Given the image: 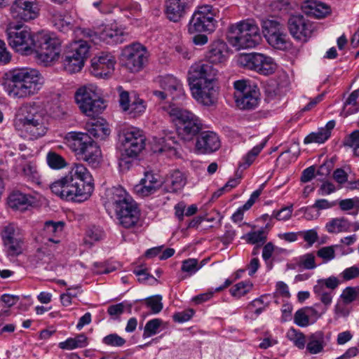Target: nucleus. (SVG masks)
Instances as JSON below:
<instances>
[{
	"label": "nucleus",
	"instance_id": "79ce46f5",
	"mask_svg": "<svg viewBox=\"0 0 359 359\" xmlns=\"http://www.w3.org/2000/svg\"><path fill=\"white\" fill-rule=\"evenodd\" d=\"M286 336L290 341L293 342L295 346L300 349L304 348L306 337L302 332L292 327L288 330Z\"/></svg>",
	"mask_w": 359,
	"mask_h": 359
},
{
	"label": "nucleus",
	"instance_id": "052dcab7",
	"mask_svg": "<svg viewBox=\"0 0 359 359\" xmlns=\"http://www.w3.org/2000/svg\"><path fill=\"white\" fill-rule=\"evenodd\" d=\"M341 281L335 276H330L327 278L319 279L316 285L322 286V289L327 287L334 290L340 285Z\"/></svg>",
	"mask_w": 359,
	"mask_h": 359
},
{
	"label": "nucleus",
	"instance_id": "b1692460",
	"mask_svg": "<svg viewBox=\"0 0 359 359\" xmlns=\"http://www.w3.org/2000/svg\"><path fill=\"white\" fill-rule=\"evenodd\" d=\"M218 135L212 131L201 132L196 139V149L200 154H210L220 147Z\"/></svg>",
	"mask_w": 359,
	"mask_h": 359
},
{
	"label": "nucleus",
	"instance_id": "1a4fd4ad",
	"mask_svg": "<svg viewBox=\"0 0 359 359\" xmlns=\"http://www.w3.org/2000/svg\"><path fill=\"white\" fill-rule=\"evenodd\" d=\"M168 114L175 121L177 133L184 142H190L199 135L202 123L193 113L178 107L170 106Z\"/></svg>",
	"mask_w": 359,
	"mask_h": 359
},
{
	"label": "nucleus",
	"instance_id": "c85d7f7f",
	"mask_svg": "<svg viewBox=\"0 0 359 359\" xmlns=\"http://www.w3.org/2000/svg\"><path fill=\"white\" fill-rule=\"evenodd\" d=\"M177 143L175 137L171 135H165L160 138L153 145V151L155 153L163 154L165 153L168 155L175 154L176 150L175 145Z\"/></svg>",
	"mask_w": 359,
	"mask_h": 359
},
{
	"label": "nucleus",
	"instance_id": "680f3d73",
	"mask_svg": "<svg viewBox=\"0 0 359 359\" xmlns=\"http://www.w3.org/2000/svg\"><path fill=\"white\" fill-rule=\"evenodd\" d=\"M299 264L305 269L311 270L315 269L316 264L314 255L313 253H307L302 255L300 257Z\"/></svg>",
	"mask_w": 359,
	"mask_h": 359
},
{
	"label": "nucleus",
	"instance_id": "e433bc0d",
	"mask_svg": "<svg viewBox=\"0 0 359 359\" xmlns=\"http://www.w3.org/2000/svg\"><path fill=\"white\" fill-rule=\"evenodd\" d=\"M87 345V337L84 334H79L74 338H68L66 341L60 342L59 347L62 349L72 350L77 348H83Z\"/></svg>",
	"mask_w": 359,
	"mask_h": 359
},
{
	"label": "nucleus",
	"instance_id": "473e14b6",
	"mask_svg": "<svg viewBox=\"0 0 359 359\" xmlns=\"http://www.w3.org/2000/svg\"><path fill=\"white\" fill-rule=\"evenodd\" d=\"M351 223L344 217L333 218L325 225V229L330 233L348 232L351 231Z\"/></svg>",
	"mask_w": 359,
	"mask_h": 359
},
{
	"label": "nucleus",
	"instance_id": "09e8293b",
	"mask_svg": "<svg viewBox=\"0 0 359 359\" xmlns=\"http://www.w3.org/2000/svg\"><path fill=\"white\" fill-rule=\"evenodd\" d=\"M252 287V284L250 281H241L236 284L230 290L232 296L241 297L247 294Z\"/></svg>",
	"mask_w": 359,
	"mask_h": 359
},
{
	"label": "nucleus",
	"instance_id": "dca6fc26",
	"mask_svg": "<svg viewBox=\"0 0 359 359\" xmlns=\"http://www.w3.org/2000/svg\"><path fill=\"white\" fill-rule=\"evenodd\" d=\"M89 48L90 46L86 41H74L63 56L64 69L69 74L80 72L88 57Z\"/></svg>",
	"mask_w": 359,
	"mask_h": 359
},
{
	"label": "nucleus",
	"instance_id": "412c9836",
	"mask_svg": "<svg viewBox=\"0 0 359 359\" xmlns=\"http://www.w3.org/2000/svg\"><path fill=\"white\" fill-rule=\"evenodd\" d=\"M195 0H165L164 14L168 20L179 22L193 6Z\"/></svg>",
	"mask_w": 359,
	"mask_h": 359
},
{
	"label": "nucleus",
	"instance_id": "e2e57ef3",
	"mask_svg": "<svg viewBox=\"0 0 359 359\" xmlns=\"http://www.w3.org/2000/svg\"><path fill=\"white\" fill-rule=\"evenodd\" d=\"M64 226L62 222H55L53 221H47L44 224V231L46 233L56 234L62 232Z\"/></svg>",
	"mask_w": 359,
	"mask_h": 359
},
{
	"label": "nucleus",
	"instance_id": "f3484780",
	"mask_svg": "<svg viewBox=\"0 0 359 359\" xmlns=\"http://www.w3.org/2000/svg\"><path fill=\"white\" fill-rule=\"evenodd\" d=\"M287 28L291 36L301 43L307 42L315 29L314 24L303 15H292L287 20Z\"/></svg>",
	"mask_w": 359,
	"mask_h": 359
},
{
	"label": "nucleus",
	"instance_id": "4468645a",
	"mask_svg": "<svg viewBox=\"0 0 359 359\" xmlns=\"http://www.w3.org/2000/svg\"><path fill=\"white\" fill-rule=\"evenodd\" d=\"M7 39L9 45L18 53L24 55L33 53L35 43V34L27 27L17 25L7 31Z\"/></svg>",
	"mask_w": 359,
	"mask_h": 359
},
{
	"label": "nucleus",
	"instance_id": "ea45409f",
	"mask_svg": "<svg viewBox=\"0 0 359 359\" xmlns=\"http://www.w3.org/2000/svg\"><path fill=\"white\" fill-rule=\"evenodd\" d=\"M47 163L50 168L60 170L67 165L66 160L55 151H50L46 156Z\"/></svg>",
	"mask_w": 359,
	"mask_h": 359
},
{
	"label": "nucleus",
	"instance_id": "0e129e2a",
	"mask_svg": "<svg viewBox=\"0 0 359 359\" xmlns=\"http://www.w3.org/2000/svg\"><path fill=\"white\" fill-rule=\"evenodd\" d=\"M195 311L192 309L184 310L182 312L175 313L173 315V320L175 322L184 323L189 320L194 316Z\"/></svg>",
	"mask_w": 359,
	"mask_h": 359
},
{
	"label": "nucleus",
	"instance_id": "a19ab883",
	"mask_svg": "<svg viewBox=\"0 0 359 359\" xmlns=\"http://www.w3.org/2000/svg\"><path fill=\"white\" fill-rule=\"evenodd\" d=\"M313 292L316 295V297L322 302L323 309L327 311L328 306L332 304L333 292H327L325 289H322L320 285H315L313 287Z\"/></svg>",
	"mask_w": 359,
	"mask_h": 359
},
{
	"label": "nucleus",
	"instance_id": "13d9d810",
	"mask_svg": "<svg viewBox=\"0 0 359 359\" xmlns=\"http://www.w3.org/2000/svg\"><path fill=\"white\" fill-rule=\"evenodd\" d=\"M181 270L182 271L188 273L189 276L194 274L198 271V259H187L182 261Z\"/></svg>",
	"mask_w": 359,
	"mask_h": 359
},
{
	"label": "nucleus",
	"instance_id": "4c0bfd02",
	"mask_svg": "<svg viewBox=\"0 0 359 359\" xmlns=\"http://www.w3.org/2000/svg\"><path fill=\"white\" fill-rule=\"evenodd\" d=\"M273 48L278 50H286L290 46V42L284 29L272 36L267 41Z\"/></svg>",
	"mask_w": 359,
	"mask_h": 359
},
{
	"label": "nucleus",
	"instance_id": "2eb2a0df",
	"mask_svg": "<svg viewBox=\"0 0 359 359\" xmlns=\"http://www.w3.org/2000/svg\"><path fill=\"white\" fill-rule=\"evenodd\" d=\"M237 63L246 69L254 70L263 75L272 74L276 69V65L271 57L255 52L239 54Z\"/></svg>",
	"mask_w": 359,
	"mask_h": 359
},
{
	"label": "nucleus",
	"instance_id": "5fc2aeb1",
	"mask_svg": "<svg viewBox=\"0 0 359 359\" xmlns=\"http://www.w3.org/2000/svg\"><path fill=\"white\" fill-rule=\"evenodd\" d=\"M45 257L46 252L41 248H38L34 254L28 257L27 261L32 267L36 268L43 263Z\"/></svg>",
	"mask_w": 359,
	"mask_h": 359
},
{
	"label": "nucleus",
	"instance_id": "c03bdc74",
	"mask_svg": "<svg viewBox=\"0 0 359 359\" xmlns=\"http://www.w3.org/2000/svg\"><path fill=\"white\" fill-rule=\"evenodd\" d=\"M340 299L344 304H349L359 299V286L346 287L343 290Z\"/></svg>",
	"mask_w": 359,
	"mask_h": 359
},
{
	"label": "nucleus",
	"instance_id": "39448f33",
	"mask_svg": "<svg viewBox=\"0 0 359 359\" xmlns=\"http://www.w3.org/2000/svg\"><path fill=\"white\" fill-rule=\"evenodd\" d=\"M107 203L114 209L121 226L126 229L134 227L140 217L137 203L121 187H114L107 190Z\"/></svg>",
	"mask_w": 359,
	"mask_h": 359
},
{
	"label": "nucleus",
	"instance_id": "37998d69",
	"mask_svg": "<svg viewBox=\"0 0 359 359\" xmlns=\"http://www.w3.org/2000/svg\"><path fill=\"white\" fill-rule=\"evenodd\" d=\"M162 324L163 320L160 318H154L149 320L144 327L142 337L146 339L158 334Z\"/></svg>",
	"mask_w": 359,
	"mask_h": 359
},
{
	"label": "nucleus",
	"instance_id": "774afa93",
	"mask_svg": "<svg viewBox=\"0 0 359 359\" xmlns=\"http://www.w3.org/2000/svg\"><path fill=\"white\" fill-rule=\"evenodd\" d=\"M301 233L303 236L304 241L306 242L309 247L312 246L318 238V233L315 229L304 231L301 232Z\"/></svg>",
	"mask_w": 359,
	"mask_h": 359
},
{
	"label": "nucleus",
	"instance_id": "a211bd4d",
	"mask_svg": "<svg viewBox=\"0 0 359 359\" xmlns=\"http://www.w3.org/2000/svg\"><path fill=\"white\" fill-rule=\"evenodd\" d=\"M1 237L8 257H15L22 253L24 238L16 225L9 224L4 226Z\"/></svg>",
	"mask_w": 359,
	"mask_h": 359
},
{
	"label": "nucleus",
	"instance_id": "4d7b16f0",
	"mask_svg": "<svg viewBox=\"0 0 359 359\" xmlns=\"http://www.w3.org/2000/svg\"><path fill=\"white\" fill-rule=\"evenodd\" d=\"M294 323L300 327H306L309 324V314L307 308L299 309L294 314Z\"/></svg>",
	"mask_w": 359,
	"mask_h": 359
},
{
	"label": "nucleus",
	"instance_id": "393cba45",
	"mask_svg": "<svg viewBox=\"0 0 359 359\" xmlns=\"http://www.w3.org/2000/svg\"><path fill=\"white\" fill-rule=\"evenodd\" d=\"M227 49V45L222 41L212 42L205 55V61L212 65L224 62L226 60Z\"/></svg>",
	"mask_w": 359,
	"mask_h": 359
},
{
	"label": "nucleus",
	"instance_id": "cd10ccee",
	"mask_svg": "<svg viewBox=\"0 0 359 359\" xmlns=\"http://www.w3.org/2000/svg\"><path fill=\"white\" fill-rule=\"evenodd\" d=\"M86 128L87 133H85L91 139L104 140L110 134V130L102 118L86 123Z\"/></svg>",
	"mask_w": 359,
	"mask_h": 359
},
{
	"label": "nucleus",
	"instance_id": "a878e982",
	"mask_svg": "<svg viewBox=\"0 0 359 359\" xmlns=\"http://www.w3.org/2000/svg\"><path fill=\"white\" fill-rule=\"evenodd\" d=\"M253 88L250 92L236 95V103L241 109L251 110L257 107L260 100V93L257 86Z\"/></svg>",
	"mask_w": 359,
	"mask_h": 359
},
{
	"label": "nucleus",
	"instance_id": "bf43d9fd",
	"mask_svg": "<svg viewBox=\"0 0 359 359\" xmlns=\"http://www.w3.org/2000/svg\"><path fill=\"white\" fill-rule=\"evenodd\" d=\"M158 189L156 185L147 186V184L142 182L135 187V192L142 197L149 196L154 194Z\"/></svg>",
	"mask_w": 359,
	"mask_h": 359
},
{
	"label": "nucleus",
	"instance_id": "72a5a7b5",
	"mask_svg": "<svg viewBox=\"0 0 359 359\" xmlns=\"http://www.w3.org/2000/svg\"><path fill=\"white\" fill-rule=\"evenodd\" d=\"M49 14L51 17L52 22L56 29L63 32L71 29V23L68 20L69 18L62 12L53 9L50 10Z\"/></svg>",
	"mask_w": 359,
	"mask_h": 359
},
{
	"label": "nucleus",
	"instance_id": "a18cd8bd",
	"mask_svg": "<svg viewBox=\"0 0 359 359\" xmlns=\"http://www.w3.org/2000/svg\"><path fill=\"white\" fill-rule=\"evenodd\" d=\"M266 142V140H265L260 144L254 147L243 158L245 162L243 163H240L239 168H243V169H245L248 167H249L254 161L255 157L260 153V151L264 147Z\"/></svg>",
	"mask_w": 359,
	"mask_h": 359
},
{
	"label": "nucleus",
	"instance_id": "423d86ee",
	"mask_svg": "<svg viewBox=\"0 0 359 359\" xmlns=\"http://www.w3.org/2000/svg\"><path fill=\"white\" fill-rule=\"evenodd\" d=\"M67 147L77 159L86 162L93 168L98 167L102 162L100 146L86 133L69 132L65 136Z\"/></svg>",
	"mask_w": 359,
	"mask_h": 359
},
{
	"label": "nucleus",
	"instance_id": "9b49d317",
	"mask_svg": "<svg viewBox=\"0 0 359 359\" xmlns=\"http://www.w3.org/2000/svg\"><path fill=\"white\" fill-rule=\"evenodd\" d=\"M217 12L218 11L211 5L205 4L198 6L189 22V33L214 32L217 24L215 17Z\"/></svg>",
	"mask_w": 359,
	"mask_h": 359
},
{
	"label": "nucleus",
	"instance_id": "f03ea898",
	"mask_svg": "<svg viewBox=\"0 0 359 359\" xmlns=\"http://www.w3.org/2000/svg\"><path fill=\"white\" fill-rule=\"evenodd\" d=\"M218 70L205 60L193 64L188 72V80L194 97L205 106H211L217 100L216 77Z\"/></svg>",
	"mask_w": 359,
	"mask_h": 359
},
{
	"label": "nucleus",
	"instance_id": "7c9ffc66",
	"mask_svg": "<svg viewBox=\"0 0 359 359\" xmlns=\"http://www.w3.org/2000/svg\"><path fill=\"white\" fill-rule=\"evenodd\" d=\"M99 39L107 44L121 43L124 41L123 32L117 28L105 27L100 33Z\"/></svg>",
	"mask_w": 359,
	"mask_h": 359
},
{
	"label": "nucleus",
	"instance_id": "69168bd1",
	"mask_svg": "<svg viewBox=\"0 0 359 359\" xmlns=\"http://www.w3.org/2000/svg\"><path fill=\"white\" fill-rule=\"evenodd\" d=\"M24 175L31 181L37 182L39 174L35 167L28 163L24 165L22 169Z\"/></svg>",
	"mask_w": 359,
	"mask_h": 359
},
{
	"label": "nucleus",
	"instance_id": "49530a36",
	"mask_svg": "<svg viewBox=\"0 0 359 359\" xmlns=\"http://www.w3.org/2000/svg\"><path fill=\"white\" fill-rule=\"evenodd\" d=\"M171 187L170 191L176 192L186 184V179L182 172L179 170L174 171L170 177Z\"/></svg>",
	"mask_w": 359,
	"mask_h": 359
},
{
	"label": "nucleus",
	"instance_id": "58836bf2",
	"mask_svg": "<svg viewBox=\"0 0 359 359\" xmlns=\"http://www.w3.org/2000/svg\"><path fill=\"white\" fill-rule=\"evenodd\" d=\"M147 309H150V313L156 314L163 309L162 297L159 294L154 295L138 300Z\"/></svg>",
	"mask_w": 359,
	"mask_h": 359
},
{
	"label": "nucleus",
	"instance_id": "20e7f679",
	"mask_svg": "<svg viewBox=\"0 0 359 359\" xmlns=\"http://www.w3.org/2000/svg\"><path fill=\"white\" fill-rule=\"evenodd\" d=\"M7 76L6 90L14 97H31L38 93L44 83L43 76L36 69H15Z\"/></svg>",
	"mask_w": 359,
	"mask_h": 359
},
{
	"label": "nucleus",
	"instance_id": "6e6552de",
	"mask_svg": "<svg viewBox=\"0 0 359 359\" xmlns=\"http://www.w3.org/2000/svg\"><path fill=\"white\" fill-rule=\"evenodd\" d=\"M118 140L123 147L119 165L128 168L130 161L127 158H135L140 154L145 147L146 138L142 130L131 127L123 128L119 132Z\"/></svg>",
	"mask_w": 359,
	"mask_h": 359
},
{
	"label": "nucleus",
	"instance_id": "2f4dec72",
	"mask_svg": "<svg viewBox=\"0 0 359 359\" xmlns=\"http://www.w3.org/2000/svg\"><path fill=\"white\" fill-rule=\"evenodd\" d=\"M325 345L324 333L318 331L309 337L306 349L311 354H317L323 350Z\"/></svg>",
	"mask_w": 359,
	"mask_h": 359
},
{
	"label": "nucleus",
	"instance_id": "f8f14e48",
	"mask_svg": "<svg viewBox=\"0 0 359 359\" xmlns=\"http://www.w3.org/2000/svg\"><path fill=\"white\" fill-rule=\"evenodd\" d=\"M75 100L81 112L89 117H95L106 108V104L95 90L83 87L77 90Z\"/></svg>",
	"mask_w": 359,
	"mask_h": 359
},
{
	"label": "nucleus",
	"instance_id": "aec40b11",
	"mask_svg": "<svg viewBox=\"0 0 359 359\" xmlns=\"http://www.w3.org/2000/svg\"><path fill=\"white\" fill-rule=\"evenodd\" d=\"M39 7L36 0H15L11 7V14L17 20L29 21L37 18Z\"/></svg>",
	"mask_w": 359,
	"mask_h": 359
},
{
	"label": "nucleus",
	"instance_id": "6e6d98bb",
	"mask_svg": "<svg viewBox=\"0 0 359 359\" xmlns=\"http://www.w3.org/2000/svg\"><path fill=\"white\" fill-rule=\"evenodd\" d=\"M337 245L323 247L317 251L316 255L318 257L322 258L324 262H330L335 257L334 248Z\"/></svg>",
	"mask_w": 359,
	"mask_h": 359
},
{
	"label": "nucleus",
	"instance_id": "603ef678",
	"mask_svg": "<svg viewBox=\"0 0 359 359\" xmlns=\"http://www.w3.org/2000/svg\"><path fill=\"white\" fill-rule=\"evenodd\" d=\"M102 342L103 344L107 346L121 347L126 344V339L120 337L117 334L114 333L105 336L102 339Z\"/></svg>",
	"mask_w": 359,
	"mask_h": 359
},
{
	"label": "nucleus",
	"instance_id": "f704fd0d",
	"mask_svg": "<svg viewBox=\"0 0 359 359\" xmlns=\"http://www.w3.org/2000/svg\"><path fill=\"white\" fill-rule=\"evenodd\" d=\"M262 27L263 34L266 41L284 29L278 21L270 19L263 20L262 21Z\"/></svg>",
	"mask_w": 359,
	"mask_h": 359
},
{
	"label": "nucleus",
	"instance_id": "338daca9",
	"mask_svg": "<svg viewBox=\"0 0 359 359\" xmlns=\"http://www.w3.org/2000/svg\"><path fill=\"white\" fill-rule=\"evenodd\" d=\"M292 212V207H285L278 211H273L272 217L278 220H287L290 218Z\"/></svg>",
	"mask_w": 359,
	"mask_h": 359
},
{
	"label": "nucleus",
	"instance_id": "7ed1b4c3",
	"mask_svg": "<svg viewBox=\"0 0 359 359\" xmlns=\"http://www.w3.org/2000/svg\"><path fill=\"white\" fill-rule=\"evenodd\" d=\"M13 125L21 135L29 140H36L47 132L45 113L35 102L22 104L16 111Z\"/></svg>",
	"mask_w": 359,
	"mask_h": 359
},
{
	"label": "nucleus",
	"instance_id": "de8ad7c7",
	"mask_svg": "<svg viewBox=\"0 0 359 359\" xmlns=\"http://www.w3.org/2000/svg\"><path fill=\"white\" fill-rule=\"evenodd\" d=\"M330 138L328 133H325L321 128L317 132H313L308 135L304 140V143L306 144L310 143H324L326 140Z\"/></svg>",
	"mask_w": 359,
	"mask_h": 359
},
{
	"label": "nucleus",
	"instance_id": "f257e3e1",
	"mask_svg": "<svg viewBox=\"0 0 359 359\" xmlns=\"http://www.w3.org/2000/svg\"><path fill=\"white\" fill-rule=\"evenodd\" d=\"M50 189L61 198L83 202L93 191V179L84 165L74 163L67 175L51 184Z\"/></svg>",
	"mask_w": 359,
	"mask_h": 359
},
{
	"label": "nucleus",
	"instance_id": "0eeeda50",
	"mask_svg": "<svg viewBox=\"0 0 359 359\" xmlns=\"http://www.w3.org/2000/svg\"><path fill=\"white\" fill-rule=\"evenodd\" d=\"M226 39L229 44L238 50L254 48L262 40L258 25L250 19L231 25Z\"/></svg>",
	"mask_w": 359,
	"mask_h": 359
},
{
	"label": "nucleus",
	"instance_id": "5701e85b",
	"mask_svg": "<svg viewBox=\"0 0 359 359\" xmlns=\"http://www.w3.org/2000/svg\"><path fill=\"white\" fill-rule=\"evenodd\" d=\"M156 82L171 97L172 100L180 99L184 96L182 82L172 75L159 76L156 78Z\"/></svg>",
	"mask_w": 359,
	"mask_h": 359
},
{
	"label": "nucleus",
	"instance_id": "c9c22d12",
	"mask_svg": "<svg viewBox=\"0 0 359 359\" xmlns=\"http://www.w3.org/2000/svg\"><path fill=\"white\" fill-rule=\"evenodd\" d=\"M241 238L248 244L262 246L267 241V232L264 229L252 231L243 235Z\"/></svg>",
	"mask_w": 359,
	"mask_h": 359
},
{
	"label": "nucleus",
	"instance_id": "bb28decb",
	"mask_svg": "<svg viewBox=\"0 0 359 359\" xmlns=\"http://www.w3.org/2000/svg\"><path fill=\"white\" fill-rule=\"evenodd\" d=\"M302 10L307 15L316 18H324L331 12V8L327 4L317 0L305 1Z\"/></svg>",
	"mask_w": 359,
	"mask_h": 359
},
{
	"label": "nucleus",
	"instance_id": "6ab92c4d",
	"mask_svg": "<svg viewBox=\"0 0 359 359\" xmlns=\"http://www.w3.org/2000/svg\"><path fill=\"white\" fill-rule=\"evenodd\" d=\"M119 104L124 112L130 118L140 116L145 111L146 103L135 92L129 93L121 86L118 87Z\"/></svg>",
	"mask_w": 359,
	"mask_h": 359
},
{
	"label": "nucleus",
	"instance_id": "3c124183",
	"mask_svg": "<svg viewBox=\"0 0 359 359\" xmlns=\"http://www.w3.org/2000/svg\"><path fill=\"white\" fill-rule=\"evenodd\" d=\"M337 205V201H329L327 199H318L315 203L310 208H306L305 210V215L306 218H309L308 215V211L310 209L315 208L318 210H326L331 208Z\"/></svg>",
	"mask_w": 359,
	"mask_h": 359
},
{
	"label": "nucleus",
	"instance_id": "4be33fe9",
	"mask_svg": "<svg viewBox=\"0 0 359 359\" xmlns=\"http://www.w3.org/2000/svg\"><path fill=\"white\" fill-rule=\"evenodd\" d=\"M115 57L111 53H102L91 60L90 72L97 78H107L114 70Z\"/></svg>",
	"mask_w": 359,
	"mask_h": 359
},
{
	"label": "nucleus",
	"instance_id": "c756f323",
	"mask_svg": "<svg viewBox=\"0 0 359 359\" xmlns=\"http://www.w3.org/2000/svg\"><path fill=\"white\" fill-rule=\"evenodd\" d=\"M34 202L33 196L20 191L13 192L8 198L9 205L15 209L26 208V206L32 205Z\"/></svg>",
	"mask_w": 359,
	"mask_h": 359
},
{
	"label": "nucleus",
	"instance_id": "9d476101",
	"mask_svg": "<svg viewBox=\"0 0 359 359\" xmlns=\"http://www.w3.org/2000/svg\"><path fill=\"white\" fill-rule=\"evenodd\" d=\"M60 41L57 37L43 32L35 34L33 53L38 61L44 66L49 65L59 57Z\"/></svg>",
	"mask_w": 359,
	"mask_h": 359
},
{
	"label": "nucleus",
	"instance_id": "8fccbe9b",
	"mask_svg": "<svg viewBox=\"0 0 359 359\" xmlns=\"http://www.w3.org/2000/svg\"><path fill=\"white\" fill-rule=\"evenodd\" d=\"M233 86L235 88L234 97L236 98V95H241L243 93L250 92V90L253 89V87L257 86L254 83H251L248 80H238L234 82Z\"/></svg>",
	"mask_w": 359,
	"mask_h": 359
},
{
	"label": "nucleus",
	"instance_id": "864d4df0",
	"mask_svg": "<svg viewBox=\"0 0 359 359\" xmlns=\"http://www.w3.org/2000/svg\"><path fill=\"white\" fill-rule=\"evenodd\" d=\"M339 208L343 211L351 210L355 208H357L356 211L353 212L352 215H357L359 209V199L358 198H348L341 200L339 202Z\"/></svg>",
	"mask_w": 359,
	"mask_h": 359
},
{
	"label": "nucleus",
	"instance_id": "ddd939ff",
	"mask_svg": "<svg viewBox=\"0 0 359 359\" xmlns=\"http://www.w3.org/2000/svg\"><path fill=\"white\" fill-rule=\"evenodd\" d=\"M148 58L146 47L140 43H133L124 47L120 60L123 67L132 73H136L145 67Z\"/></svg>",
	"mask_w": 359,
	"mask_h": 359
}]
</instances>
